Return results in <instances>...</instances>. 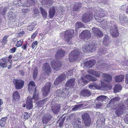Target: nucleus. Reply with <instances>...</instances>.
I'll list each match as a JSON object with an SVG mask.
<instances>
[{"mask_svg":"<svg viewBox=\"0 0 128 128\" xmlns=\"http://www.w3.org/2000/svg\"><path fill=\"white\" fill-rule=\"evenodd\" d=\"M115 20L114 19H112L110 21L108 22L107 24L106 22V24H104V27L107 31L110 32V34L112 37L116 38L118 36L119 33L116 23L114 22Z\"/></svg>","mask_w":128,"mask_h":128,"instance_id":"nucleus-1","label":"nucleus"},{"mask_svg":"<svg viewBox=\"0 0 128 128\" xmlns=\"http://www.w3.org/2000/svg\"><path fill=\"white\" fill-rule=\"evenodd\" d=\"M128 109V98L126 101V102H122L118 105V108L116 109L115 112L116 114L120 116L123 113V110Z\"/></svg>","mask_w":128,"mask_h":128,"instance_id":"nucleus-2","label":"nucleus"},{"mask_svg":"<svg viewBox=\"0 0 128 128\" xmlns=\"http://www.w3.org/2000/svg\"><path fill=\"white\" fill-rule=\"evenodd\" d=\"M105 14L104 11L102 9H99V10H96L95 12L94 17L96 20H97V21L100 22H103L104 23V26H103L104 27V24H106V22L108 24V21H106V20H102V18L103 17L105 16Z\"/></svg>","mask_w":128,"mask_h":128,"instance_id":"nucleus-3","label":"nucleus"},{"mask_svg":"<svg viewBox=\"0 0 128 128\" xmlns=\"http://www.w3.org/2000/svg\"><path fill=\"white\" fill-rule=\"evenodd\" d=\"M13 4H15L16 6L18 7L20 6H32L35 4L34 0H24L26 2L21 3V0H14Z\"/></svg>","mask_w":128,"mask_h":128,"instance_id":"nucleus-4","label":"nucleus"},{"mask_svg":"<svg viewBox=\"0 0 128 128\" xmlns=\"http://www.w3.org/2000/svg\"><path fill=\"white\" fill-rule=\"evenodd\" d=\"M97 44L94 43H89L88 42H86L85 44L82 46V49L84 52H93L96 48Z\"/></svg>","mask_w":128,"mask_h":128,"instance_id":"nucleus-5","label":"nucleus"},{"mask_svg":"<svg viewBox=\"0 0 128 128\" xmlns=\"http://www.w3.org/2000/svg\"><path fill=\"white\" fill-rule=\"evenodd\" d=\"M33 97L31 98L30 97H28L26 102V104L23 106L24 107L26 106V108L28 110H30L33 107L32 101V100L35 99L36 100L39 98L38 94H36L34 93L33 94Z\"/></svg>","mask_w":128,"mask_h":128,"instance_id":"nucleus-6","label":"nucleus"},{"mask_svg":"<svg viewBox=\"0 0 128 128\" xmlns=\"http://www.w3.org/2000/svg\"><path fill=\"white\" fill-rule=\"evenodd\" d=\"M74 32V30L72 29L66 30L65 32L64 39L68 44H70L72 43L71 39L73 37Z\"/></svg>","mask_w":128,"mask_h":128,"instance_id":"nucleus-7","label":"nucleus"},{"mask_svg":"<svg viewBox=\"0 0 128 128\" xmlns=\"http://www.w3.org/2000/svg\"><path fill=\"white\" fill-rule=\"evenodd\" d=\"M79 54V50H78L77 48H75L69 54L70 61L71 62L73 60H75L77 58L76 56H78Z\"/></svg>","mask_w":128,"mask_h":128,"instance_id":"nucleus-8","label":"nucleus"},{"mask_svg":"<svg viewBox=\"0 0 128 128\" xmlns=\"http://www.w3.org/2000/svg\"><path fill=\"white\" fill-rule=\"evenodd\" d=\"M14 83L16 88L17 89L19 90L23 87L24 82L20 79H15L14 80Z\"/></svg>","mask_w":128,"mask_h":128,"instance_id":"nucleus-9","label":"nucleus"},{"mask_svg":"<svg viewBox=\"0 0 128 128\" xmlns=\"http://www.w3.org/2000/svg\"><path fill=\"white\" fill-rule=\"evenodd\" d=\"M82 119L84 122L85 125L86 126H88L90 124V118L89 114L87 113H85L82 115Z\"/></svg>","mask_w":128,"mask_h":128,"instance_id":"nucleus-10","label":"nucleus"},{"mask_svg":"<svg viewBox=\"0 0 128 128\" xmlns=\"http://www.w3.org/2000/svg\"><path fill=\"white\" fill-rule=\"evenodd\" d=\"M51 84L49 82H47L45 86L42 89L43 92L42 93L44 96H47L48 94L50 87Z\"/></svg>","mask_w":128,"mask_h":128,"instance_id":"nucleus-11","label":"nucleus"},{"mask_svg":"<svg viewBox=\"0 0 128 128\" xmlns=\"http://www.w3.org/2000/svg\"><path fill=\"white\" fill-rule=\"evenodd\" d=\"M92 32L96 37L100 38L103 36L102 32L99 28L94 27L92 28Z\"/></svg>","mask_w":128,"mask_h":128,"instance_id":"nucleus-12","label":"nucleus"},{"mask_svg":"<svg viewBox=\"0 0 128 128\" xmlns=\"http://www.w3.org/2000/svg\"><path fill=\"white\" fill-rule=\"evenodd\" d=\"M90 32L87 30L83 31L80 35V38L82 39H87L90 37Z\"/></svg>","mask_w":128,"mask_h":128,"instance_id":"nucleus-13","label":"nucleus"},{"mask_svg":"<svg viewBox=\"0 0 128 128\" xmlns=\"http://www.w3.org/2000/svg\"><path fill=\"white\" fill-rule=\"evenodd\" d=\"M93 17V14H85L83 16L82 21L84 22H88L92 19Z\"/></svg>","mask_w":128,"mask_h":128,"instance_id":"nucleus-14","label":"nucleus"},{"mask_svg":"<svg viewBox=\"0 0 128 128\" xmlns=\"http://www.w3.org/2000/svg\"><path fill=\"white\" fill-rule=\"evenodd\" d=\"M52 66L54 70H58L61 66L62 64L60 61H56L54 62H51Z\"/></svg>","mask_w":128,"mask_h":128,"instance_id":"nucleus-15","label":"nucleus"},{"mask_svg":"<svg viewBox=\"0 0 128 128\" xmlns=\"http://www.w3.org/2000/svg\"><path fill=\"white\" fill-rule=\"evenodd\" d=\"M28 90L29 92L31 93L32 92H34L35 94H36V89L35 87V83L33 81H30L28 84Z\"/></svg>","mask_w":128,"mask_h":128,"instance_id":"nucleus-16","label":"nucleus"},{"mask_svg":"<svg viewBox=\"0 0 128 128\" xmlns=\"http://www.w3.org/2000/svg\"><path fill=\"white\" fill-rule=\"evenodd\" d=\"M42 70L44 73L49 74L50 72V68L49 64L47 63L44 64L42 68Z\"/></svg>","mask_w":128,"mask_h":128,"instance_id":"nucleus-17","label":"nucleus"},{"mask_svg":"<svg viewBox=\"0 0 128 128\" xmlns=\"http://www.w3.org/2000/svg\"><path fill=\"white\" fill-rule=\"evenodd\" d=\"M75 79L74 78H71L68 80L66 84V89H68L66 87L72 88L74 86L75 84Z\"/></svg>","mask_w":128,"mask_h":128,"instance_id":"nucleus-18","label":"nucleus"},{"mask_svg":"<svg viewBox=\"0 0 128 128\" xmlns=\"http://www.w3.org/2000/svg\"><path fill=\"white\" fill-rule=\"evenodd\" d=\"M119 20L120 22L123 26L128 25V18L124 15H120V16Z\"/></svg>","mask_w":128,"mask_h":128,"instance_id":"nucleus-19","label":"nucleus"},{"mask_svg":"<svg viewBox=\"0 0 128 128\" xmlns=\"http://www.w3.org/2000/svg\"><path fill=\"white\" fill-rule=\"evenodd\" d=\"M64 90L61 89L58 90L56 92V95L57 96L62 97L63 98H64L68 94V93H65V91L64 92Z\"/></svg>","mask_w":128,"mask_h":128,"instance_id":"nucleus-20","label":"nucleus"},{"mask_svg":"<svg viewBox=\"0 0 128 128\" xmlns=\"http://www.w3.org/2000/svg\"><path fill=\"white\" fill-rule=\"evenodd\" d=\"M52 118L51 116L49 114H46L43 116L42 119L43 122L44 124H47Z\"/></svg>","mask_w":128,"mask_h":128,"instance_id":"nucleus-21","label":"nucleus"},{"mask_svg":"<svg viewBox=\"0 0 128 128\" xmlns=\"http://www.w3.org/2000/svg\"><path fill=\"white\" fill-rule=\"evenodd\" d=\"M52 0H42V4L46 7L49 8L53 3Z\"/></svg>","mask_w":128,"mask_h":128,"instance_id":"nucleus-22","label":"nucleus"},{"mask_svg":"<svg viewBox=\"0 0 128 128\" xmlns=\"http://www.w3.org/2000/svg\"><path fill=\"white\" fill-rule=\"evenodd\" d=\"M8 64L6 58H3L0 60V66L2 68L6 67Z\"/></svg>","mask_w":128,"mask_h":128,"instance_id":"nucleus-23","label":"nucleus"},{"mask_svg":"<svg viewBox=\"0 0 128 128\" xmlns=\"http://www.w3.org/2000/svg\"><path fill=\"white\" fill-rule=\"evenodd\" d=\"M95 64L94 60H90L86 61L84 63V66L87 67L89 68L92 67Z\"/></svg>","mask_w":128,"mask_h":128,"instance_id":"nucleus-24","label":"nucleus"},{"mask_svg":"<svg viewBox=\"0 0 128 128\" xmlns=\"http://www.w3.org/2000/svg\"><path fill=\"white\" fill-rule=\"evenodd\" d=\"M80 94L82 96L87 97L91 95V92L87 90L84 89L81 90Z\"/></svg>","mask_w":128,"mask_h":128,"instance_id":"nucleus-25","label":"nucleus"},{"mask_svg":"<svg viewBox=\"0 0 128 128\" xmlns=\"http://www.w3.org/2000/svg\"><path fill=\"white\" fill-rule=\"evenodd\" d=\"M13 101L16 102L18 101L20 99L19 93L17 91L14 92L12 94Z\"/></svg>","mask_w":128,"mask_h":128,"instance_id":"nucleus-26","label":"nucleus"},{"mask_svg":"<svg viewBox=\"0 0 128 128\" xmlns=\"http://www.w3.org/2000/svg\"><path fill=\"white\" fill-rule=\"evenodd\" d=\"M64 52L62 50L57 51L56 54V58L59 59L62 57L64 56Z\"/></svg>","mask_w":128,"mask_h":128,"instance_id":"nucleus-27","label":"nucleus"},{"mask_svg":"<svg viewBox=\"0 0 128 128\" xmlns=\"http://www.w3.org/2000/svg\"><path fill=\"white\" fill-rule=\"evenodd\" d=\"M64 76H63L62 75L60 76L57 78L56 80L54 82V84L55 85L58 86L61 83V82L63 80L64 78Z\"/></svg>","mask_w":128,"mask_h":128,"instance_id":"nucleus-28","label":"nucleus"},{"mask_svg":"<svg viewBox=\"0 0 128 128\" xmlns=\"http://www.w3.org/2000/svg\"><path fill=\"white\" fill-rule=\"evenodd\" d=\"M81 4L78 2H74L73 4V5L74 6L73 8V10L75 11H77L79 10L81 7Z\"/></svg>","mask_w":128,"mask_h":128,"instance_id":"nucleus-29","label":"nucleus"},{"mask_svg":"<svg viewBox=\"0 0 128 128\" xmlns=\"http://www.w3.org/2000/svg\"><path fill=\"white\" fill-rule=\"evenodd\" d=\"M103 76L104 77V80L109 82H110L112 80L111 75L108 74H104Z\"/></svg>","mask_w":128,"mask_h":128,"instance_id":"nucleus-30","label":"nucleus"},{"mask_svg":"<svg viewBox=\"0 0 128 128\" xmlns=\"http://www.w3.org/2000/svg\"><path fill=\"white\" fill-rule=\"evenodd\" d=\"M8 17L9 19L11 20L14 19L16 18V15L14 12L9 11L8 14Z\"/></svg>","mask_w":128,"mask_h":128,"instance_id":"nucleus-31","label":"nucleus"},{"mask_svg":"<svg viewBox=\"0 0 128 128\" xmlns=\"http://www.w3.org/2000/svg\"><path fill=\"white\" fill-rule=\"evenodd\" d=\"M72 125L74 128H82L80 123L77 120H74L72 123Z\"/></svg>","mask_w":128,"mask_h":128,"instance_id":"nucleus-32","label":"nucleus"},{"mask_svg":"<svg viewBox=\"0 0 128 128\" xmlns=\"http://www.w3.org/2000/svg\"><path fill=\"white\" fill-rule=\"evenodd\" d=\"M88 72L90 74H91L94 75L97 77H99L101 73L100 72L96 71L93 70H88Z\"/></svg>","mask_w":128,"mask_h":128,"instance_id":"nucleus-33","label":"nucleus"},{"mask_svg":"<svg viewBox=\"0 0 128 128\" xmlns=\"http://www.w3.org/2000/svg\"><path fill=\"white\" fill-rule=\"evenodd\" d=\"M84 78L82 77L81 78L79 79L78 80V82L79 85L81 86H82L86 84L88 82V81L84 79Z\"/></svg>","mask_w":128,"mask_h":128,"instance_id":"nucleus-34","label":"nucleus"},{"mask_svg":"<svg viewBox=\"0 0 128 128\" xmlns=\"http://www.w3.org/2000/svg\"><path fill=\"white\" fill-rule=\"evenodd\" d=\"M108 98V97L106 96H100L98 97L96 100V101H106V100H107Z\"/></svg>","mask_w":128,"mask_h":128,"instance_id":"nucleus-35","label":"nucleus"},{"mask_svg":"<svg viewBox=\"0 0 128 128\" xmlns=\"http://www.w3.org/2000/svg\"><path fill=\"white\" fill-rule=\"evenodd\" d=\"M76 30H75L76 32V34H78L77 32V30L79 28L83 27L84 25L81 22H78L75 24Z\"/></svg>","mask_w":128,"mask_h":128,"instance_id":"nucleus-36","label":"nucleus"},{"mask_svg":"<svg viewBox=\"0 0 128 128\" xmlns=\"http://www.w3.org/2000/svg\"><path fill=\"white\" fill-rule=\"evenodd\" d=\"M49 16L50 18H52L55 14V7H52L50 8L49 12Z\"/></svg>","mask_w":128,"mask_h":128,"instance_id":"nucleus-37","label":"nucleus"},{"mask_svg":"<svg viewBox=\"0 0 128 128\" xmlns=\"http://www.w3.org/2000/svg\"><path fill=\"white\" fill-rule=\"evenodd\" d=\"M8 118L7 116L2 118L0 120V126L2 127H4L6 123V120Z\"/></svg>","mask_w":128,"mask_h":128,"instance_id":"nucleus-38","label":"nucleus"},{"mask_svg":"<svg viewBox=\"0 0 128 128\" xmlns=\"http://www.w3.org/2000/svg\"><path fill=\"white\" fill-rule=\"evenodd\" d=\"M122 87L120 84H116L114 88V92L115 93L119 92L122 90Z\"/></svg>","mask_w":128,"mask_h":128,"instance_id":"nucleus-39","label":"nucleus"},{"mask_svg":"<svg viewBox=\"0 0 128 128\" xmlns=\"http://www.w3.org/2000/svg\"><path fill=\"white\" fill-rule=\"evenodd\" d=\"M85 78L89 80L95 82L97 80V79L95 77L92 76L91 75H86Z\"/></svg>","mask_w":128,"mask_h":128,"instance_id":"nucleus-40","label":"nucleus"},{"mask_svg":"<svg viewBox=\"0 0 128 128\" xmlns=\"http://www.w3.org/2000/svg\"><path fill=\"white\" fill-rule=\"evenodd\" d=\"M40 11L43 17L44 18H46L47 16V12L43 8L40 7Z\"/></svg>","mask_w":128,"mask_h":128,"instance_id":"nucleus-41","label":"nucleus"},{"mask_svg":"<svg viewBox=\"0 0 128 128\" xmlns=\"http://www.w3.org/2000/svg\"><path fill=\"white\" fill-rule=\"evenodd\" d=\"M116 82H120L122 81L124 79V76L122 75L116 76L115 78Z\"/></svg>","mask_w":128,"mask_h":128,"instance_id":"nucleus-42","label":"nucleus"},{"mask_svg":"<svg viewBox=\"0 0 128 128\" xmlns=\"http://www.w3.org/2000/svg\"><path fill=\"white\" fill-rule=\"evenodd\" d=\"M8 36V35H6L3 37L2 39L0 40V42L2 45H4L6 44L8 41L7 38Z\"/></svg>","mask_w":128,"mask_h":128,"instance_id":"nucleus-43","label":"nucleus"},{"mask_svg":"<svg viewBox=\"0 0 128 128\" xmlns=\"http://www.w3.org/2000/svg\"><path fill=\"white\" fill-rule=\"evenodd\" d=\"M36 25V23L35 22L30 24L28 26V30H29L31 31L33 29Z\"/></svg>","mask_w":128,"mask_h":128,"instance_id":"nucleus-44","label":"nucleus"},{"mask_svg":"<svg viewBox=\"0 0 128 128\" xmlns=\"http://www.w3.org/2000/svg\"><path fill=\"white\" fill-rule=\"evenodd\" d=\"M30 9L28 8H23L19 10V12H20L24 14H27L30 11Z\"/></svg>","mask_w":128,"mask_h":128,"instance_id":"nucleus-45","label":"nucleus"},{"mask_svg":"<svg viewBox=\"0 0 128 128\" xmlns=\"http://www.w3.org/2000/svg\"><path fill=\"white\" fill-rule=\"evenodd\" d=\"M7 11V8L4 7L0 9V14L1 15L4 16L6 12Z\"/></svg>","mask_w":128,"mask_h":128,"instance_id":"nucleus-46","label":"nucleus"},{"mask_svg":"<svg viewBox=\"0 0 128 128\" xmlns=\"http://www.w3.org/2000/svg\"><path fill=\"white\" fill-rule=\"evenodd\" d=\"M30 113L25 112L23 114L22 116V118L24 119H27L30 117Z\"/></svg>","mask_w":128,"mask_h":128,"instance_id":"nucleus-47","label":"nucleus"},{"mask_svg":"<svg viewBox=\"0 0 128 128\" xmlns=\"http://www.w3.org/2000/svg\"><path fill=\"white\" fill-rule=\"evenodd\" d=\"M89 88L92 90H95L96 89H98V85L94 84H90L88 86Z\"/></svg>","mask_w":128,"mask_h":128,"instance_id":"nucleus-48","label":"nucleus"},{"mask_svg":"<svg viewBox=\"0 0 128 128\" xmlns=\"http://www.w3.org/2000/svg\"><path fill=\"white\" fill-rule=\"evenodd\" d=\"M120 98L118 97H115L112 99L110 101V103H111V104H113L114 103L116 102V101H118L120 100Z\"/></svg>","mask_w":128,"mask_h":128,"instance_id":"nucleus-49","label":"nucleus"},{"mask_svg":"<svg viewBox=\"0 0 128 128\" xmlns=\"http://www.w3.org/2000/svg\"><path fill=\"white\" fill-rule=\"evenodd\" d=\"M109 39V37L108 35H106L103 40V44L105 45H106L107 42L108 41Z\"/></svg>","mask_w":128,"mask_h":128,"instance_id":"nucleus-50","label":"nucleus"},{"mask_svg":"<svg viewBox=\"0 0 128 128\" xmlns=\"http://www.w3.org/2000/svg\"><path fill=\"white\" fill-rule=\"evenodd\" d=\"M59 108L58 107H56L54 108H52V110L53 112L55 114H58L59 111Z\"/></svg>","mask_w":128,"mask_h":128,"instance_id":"nucleus-51","label":"nucleus"},{"mask_svg":"<svg viewBox=\"0 0 128 128\" xmlns=\"http://www.w3.org/2000/svg\"><path fill=\"white\" fill-rule=\"evenodd\" d=\"M83 104H80L76 105L74 107L72 108V110L74 111H75L78 109H79L81 107L82 105Z\"/></svg>","mask_w":128,"mask_h":128,"instance_id":"nucleus-52","label":"nucleus"},{"mask_svg":"<svg viewBox=\"0 0 128 128\" xmlns=\"http://www.w3.org/2000/svg\"><path fill=\"white\" fill-rule=\"evenodd\" d=\"M38 70L37 68H36L34 70L33 72V78L35 80L37 76Z\"/></svg>","mask_w":128,"mask_h":128,"instance_id":"nucleus-53","label":"nucleus"},{"mask_svg":"<svg viewBox=\"0 0 128 128\" xmlns=\"http://www.w3.org/2000/svg\"><path fill=\"white\" fill-rule=\"evenodd\" d=\"M44 103L42 101H38V103L36 104V106L38 108L41 107L42 106L44 105Z\"/></svg>","mask_w":128,"mask_h":128,"instance_id":"nucleus-54","label":"nucleus"},{"mask_svg":"<svg viewBox=\"0 0 128 128\" xmlns=\"http://www.w3.org/2000/svg\"><path fill=\"white\" fill-rule=\"evenodd\" d=\"M22 43L23 40H21L18 41L16 45V46L17 47H20L22 45Z\"/></svg>","mask_w":128,"mask_h":128,"instance_id":"nucleus-55","label":"nucleus"},{"mask_svg":"<svg viewBox=\"0 0 128 128\" xmlns=\"http://www.w3.org/2000/svg\"><path fill=\"white\" fill-rule=\"evenodd\" d=\"M38 44V42L37 41H35L33 42L31 46L32 49H33L34 48L35 46L37 45Z\"/></svg>","mask_w":128,"mask_h":128,"instance_id":"nucleus-56","label":"nucleus"},{"mask_svg":"<svg viewBox=\"0 0 128 128\" xmlns=\"http://www.w3.org/2000/svg\"><path fill=\"white\" fill-rule=\"evenodd\" d=\"M34 13L33 14V16H36V15L38 14L39 13V11L37 8H35L34 10Z\"/></svg>","mask_w":128,"mask_h":128,"instance_id":"nucleus-57","label":"nucleus"},{"mask_svg":"<svg viewBox=\"0 0 128 128\" xmlns=\"http://www.w3.org/2000/svg\"><path fill=\"white\" fill-rule=\"evenodd\" d=\"M18 36H21L24 33V32L22 30H20V32H18Z\"/></svg>","mask_w":128,"mask_h":128,"instance_id":"nucleus-58","label":"nucleus"},{"mask_svg":"<svg viewBox=\"0 0 128 128\" xmlns=\"http://www.w3.org/2000/svg\"><path fill=\"white\" fill-rule=\"evenodd\" d=\"M27 44L26 43L25 44H24L21 47L24 50H26L27 49Z\"/></svg>","mask_w":128,"mask_h":128,"instance_id":"nucleus-59","label":"nucleus"},{"mask_svg":"<svg viewBox=\"0 0 128 128\" xmlns=\"http://www.w3.org/2000/svg\"><path fill=\"white\" fill-rule=\"evenodd\" d=\"M76 114H72L68 116L69 118L72 120L73 118L75 119Z\"/></svg>","mask_w":128,"mask_h":128,"instance_id":"nucleus-60","label":"nucleus"},{"mask_svg":"<svg viewBox=\"0 0 128 128\" xmlns=\"http://www.w3.org/2000/svg\"><path fill=\"white\" fill-rule=\"evenodd\" d=\"M16 50V48L15 47H13L10 50V53H13L15 52Z\"/></svg>","mask_w":128,"mask_h":128,"instance_id":"nucleus-61","label":"nucleus"},{"mask_svg":"<svg viewBox=\"0 0 128 128\" xmlns=\"http://www.w3.org/2000/svg\"><path fill=\"white\" fill-rule=\"evenodd\" d=\"M125 82L126 84H128V73H127L126 75Z\"/></svg>","mask_w":128,"mask_h":128,"instance_id":"nucleus-62","label":"nucleus"},{"mask_svg":"<svg viewBox=\"0 0 128 128\" xmlns=\"http://www.w3.org/2000/svg\"><path fill=\"white\" fill-rule=\"evenodd\" d=\"M37 34V32H35L32 36V38H34L36 36Z\"/></svg>","mask_w":128,"mask_h":128,"instance_id":"nucleus-63","label":"nucleus"},{"mask_svg":"<svg viewBox=\"0 0 128 128\" xmlns=\"http://www.w3.org/2000/svg\"><path fill=\"white\" fill-rule=\"evenodd\" d=\"M102 106V103H97L96 104V106L98 108H99L100 107Z\"/></svg>","mask_w":128,"mask_h":128,"instance_id":"nucleus-64","label":"nucleus"}]
</instances>
